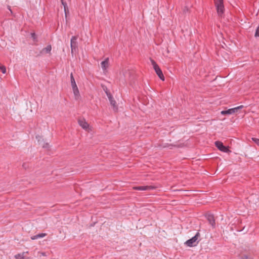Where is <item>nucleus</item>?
<instances>
[{"label":"nucleus","instance_id":"1","mask_svg":"<svg viewBox=\"0 0 259 259\" xmlns=\"http://www.w3.org/2000/svg\"><path fill=\"white\" fill-rule=\"evenodd\" d=\"M200 236V233L197 232L194 237L186 241L185 244L189 247L195 246L199 242L198 238Z\"/></svg>","mask_w":259,"mask_h":259},{"label":"nucleus","instance_id":"2","mask_svg":"<svg viewBox=\"0 0 259 259\" xmlns=\"http://www.w3.org/2000/svg\"><path fill=\"white\" fill-rule=\"evenodd\" d=\"M217 9L218 14L222 16L224 12V6L223 0H213Z\"/></svg>","mask_w":259,"mask_h":259},{"label":"nucleus","instance_id":"3","mask_svg":"<svg viewBox=\"0 0 259 259\" xmlns=\"http://www.w3.org/2000/svg\"><path fill=\"white\" fill-rule=\"evenodd\" d=\"M78 35H75L73 36L71 38L70 46L72 54H73L74 52L76 53L78 51Z\"/></svg>","mask_w":259,"mask_h":259},{"label":"nucleus","instance_id":"4","mask_svg":"<svg viewBox=\"0 0 259 259\" xmlns=\"http://www.w3.org/2000/svg\"><path fill=\"white\" fill-rule=\"evenodd\" d=\"M151 63L153 65V68L156 72V74L158 76V77L162 80H164V77L162 73V72L158 65L156 64V63L153 60H151Z\"/></svg>","mask_w":259,"mask_h":259},{"label":"nucleus","instance_id":"5","mask_svg":"<svg viewBox=\"0 0 259 259\" xmlns=\"http://www.w3.org/2000/svg\"><path fill=\"white\" fill-rule=\"evenodd\" d=\"M243 107V105H240L239 106H238V107H235L233 108H231V109H229L226 110L222 111L221 113V114L224 115L232 114L236 112H237L239 109H242Z\"/></svg>","mask_w":259,"mask_h":259},{"label":"nucleus","instance_id":"6","mask_svg":"<svg viewBox=\"0 0 259 259\" xmlns=\"http://www.w3.org/2000/svg\"><path fill=\"white\" fill-rule=\"evenodd\" d=\"M215 146L221 151L228 153L231 152L230 150L229 149V148L224 146L223 145V143L222 142L220 141H216L215 142Z\"/></svg>","mask_w":259,"mask_h":259},{"label":"nucleus","instance_id":"7","mask_svg":"<svg viewBox=\"0 0 259 259\" xmlns=\"http://www.w3.org/2000/svg\"><path fill=\"white\" fill-rule=\"evenodd\" d=\"M205 217L208 221L209 223L213 228L215 227V222L214 215L210 213H207L206 214Z\"/></svg>","mask_w":259,"mask_h":259},{"label":"nucleus","instance_id":"8","mask_svg":"<svg viewBox=\"0 0 259 259\" xmlns=\"http://www.w3.org/2000/svg\"><path fill=\"white\" fill-rule=\"evenodd\" d=\"M155 188L154 187L152 186H136L133 187V189L139 191H148L153 190Z\"/></svg>","mask_w":259,"mask_h":259},{"label":"nucleus","instance_id":"9","mask_svg":"<svg viewBox=\"0 0 259 259\" xmlns=\"http://www.w3.org/2000/svg\"><path fill=\"white\" fill-rule=\"evenodd\" d=\"M79 125L84 130H87L89 128V124L84 119H79L78 121Z\"/></svg>","mask_w":259,"mask_h":259},{"label":"nucleus","instance_id":"10","mask_svg":"<svg viewBox=\"0 0 259 259\" xmlns=\"http://www.w3.org/2000/svg\"><path fill=\"white\" fill-rule=\"evenodd\" d=\"M109 65V58H107L105 60L101 62V67L103 70H105Z\"/></svg>","mask_w":259,"mask_h":259},{"label":"nucleus","instance_id":"11","mask_svg":"<svg viewBox=\"0 0 259 259\" xmlns=\"http://www.w3.org/2000/svg\"><path fill=\"white\" fill-rule=\"evenodd\" d=\"M46 236H47L46 233H40L37 235L31 236V239L32 240H35V239H39L40 238H43V237H45Z\"/></svg>","mask_w":259,"mask_h":259},{"label":"nucleus","instance_id":"12","mask_svg":"<svg viewBox=\"0 0 259 259\" xmlns=\"http://www.w3.org/2000/svg\"><path fill=\"white\" fill-rule=\"evenodd\" d=\"M52 50V47L51 45H48L47 47L44 48L41 51V53H50Z\"/></svg>","mask_w":259,"mask_h":259},{"label":"nucleus","instance_id":"13","mask_svg":"<svg viewBox=\"0 0 259 259\" xmlns=\"http://www.w3.org/2000/svg\"><path fill=\"white\" fill-rule=\"evenodd\" d=\"M109 101H110V104L113 107H116V101L114 100L112 96H110V97H108Z\"/></svg>","mask_w":259,"mask_h":259},{"label":"nucleus","instance_id":"14","mask_svg":"<svg viewBox=\"0 0 259 259\" xmlns=\"http://www.w3.org/2000/svg\"><path fill=\"white\" fill-rule=\"evenodd\" d=\"M24 254L25 252L17 254L15 255V257L16 259H25Z\"/></svg>","mask_w":259,"mask_h":259},{"label":"nucleus","instance_id":"15","mask_svg":"<svg viewBox=\"0 0 259 259\" xmlns=\"http://www.w3.org/2000/svg\"><path fill=\"white\" fill-rule=\"evenodd\" d=\"M75 99L78 100L80 97L79 92L78 90L73 91Z\"/></svg>","mask_w":259,"mask_h":259},{"label":"nucleus","instance_id":"16","mask_svg":"<svg viewBox=\"0 0 259 259\" xmlns=\"http://www.w3.org/2000/svg\"><path fill=\"white\" fill-rule=\"evenodd\" d=\"M102 88H103V89L104 91L106 94V95L107 96V97H109V96L110 97V96H111V94L109 92L106 86H102Z\"/></svg>","mask_w":259,"mask_h":259},{"label":"nucleus","instance_id":"17","mask_svg":"<svg viewBox=\"0 0 259 259\" xmlns=\"http://www.w3.org/2000/svg\"><path fill=\"white\" fill-rule=\"evenodd\" d=\"M70 79H71V85L72 84L75 85L76 82H75V79H74V78L73 77V74L72 73L70 74Z\"/></svg>","mask_w":259,"mask_h":259},{"label":"nucleus","instance_id":"18","mask_svg":"<svg viewBox=\"0 0 259 259\" xmlns=\"http://www.w3.org/2000/svg\"><path fill=\"white\" fill-rule=\"evenodd\" d=\"M0 70L3 73L5 74L6 73V68L4 65H0Z\"/></svg>","mask_w":259,"mask_h":259},{"label":"nucleus","instance_id":"19","mask_svg":"<svg viewBox=\"0 0 259 259\" xmlns=\"http://www.w3.org/2000/svg\"><path fill=\"white\" fill-rule=\"evenodd\" d=\"M62 5L64 7V9L66 10V9H67V3L65 2V0H61Z\"/></svg>","mask_w":259,"mask_h":259},{"label":"nucleus","instance_id":"20","mask_svg":"<svg viewBox=\"0 0 259 259\" xmlns=\"http://www.w3.org/2000/svg\"><path fill=\"white\" fill-rule=\"evenodd\" d=\"M252 140L258 146H259V139L252 138Z\"/></svg>","mask_w":259,"mask_h":259},{"label":"nucleus","instance_id":"21","mask_svg":"<svg viewBox=\"0 0 259 259\" xmlns=\"http://www.w3.org/2000/svg\"><path fill=\"white\" fill-rule=\"evenodd\" d=\"M241 259H250V256L248 255H243L241 256Z\"/></svg>","mask_w":259,"mask_h":259},{"label":"nucleus","instance_id":"22","mask_svg":"<svg viewBox=\"0 0 259 259\" xmlns=\"http://www.w3.org/2000/svg\"><path fill=\"white\" fill-rule=\"evenodd\" d=\"M255 36L256 37H259V26L256 28L255 33Z\"/></svg>","mask_w":259,"mask_h":259},{"label":"nucleus","instance_id":"23","mask_svg":"<svg viewBox=\"0 0 259 259\" xmlns=\"http://www.w3.org/2000/svg\"><path fill=\"white\" fill-rule=\"evenodd\" d=\"M71 86L72 88L73 91L78 90L76 83L75 84V85L72 84Z\"/></svg>","mask_w":259,"mask_h":259},{"label":"nucleus","instance_id":"24","mask_svg":"<svg viewBox=\"0 0 259 259\" xmlns=\"http://www.w3.org/2000/svg\"><path fill=\"white\" fill-rule=\"evenodd\" d=\"M42 147L45 148H48L49 147V144L46 143L42 145Z\"/></svg>","mask_w":259,"mask_h":259},{"label":"nucleus","instance_id":"25","mask_svg":"<svg viewBox=\"0 0 259 259\" xmlns=\"http://www.w3.org/2000/svg\"><path fill=\"white\" fill-rule=\"evenodd\" d=\"M64 12H65V16L67 17V15L68 14H69V10H68V8H67V9H66V10H64Z\"/></svg>","mask_w":259,"mask_h":259},{"label":"nucleus","instance_id":"26","mask_svg":"<svg viewBox=\"0 0 259 259\" xmlns=\"http://www.w3.org/2000/svg\"><path fill=\"white\" fill-rule=\"evenodd\" d=\"M31 36H32V37L34 39H35V38H36V37H35V33H31Z\"/></svg>","mask_w":259,"mask_h":259},{"label":"nucleus","instance_id":"27","mask_svg":"<svg viewBox=\"0 0 259 259\" xmlns=\"http://www.w3.org/2000/svg\"><path fill=\"white\" fill-rule=\"evenodd\" d=\"M41 255H42V256H46V253H45V252H41Z\"/></svg>","mask_w":259,"mask_h":259},{"label":"nucleus","instance_id":"28","mask_svg":"<svg viewBox=\"0 0 259 259\" xmlns=\"http://www.w3.org/2000/svg\"><path fill=\"white\" fill-rule=\"evenodd\" d=\"M9 9L10 11H11V12L12 13L11 9H10V8H9Z\"/></svg>","mask_w":259,"mask_h":259},{"label":"nucleus","instance_id":"29","mask_svg":"<svg viewBox=\"0 0 259 259\" xmlns=\"http://www.w3.org/2000/svg\"><path fill=\"white\" fill-rule=\"evenodd\" d=\"M23 166L25 168L26 167H25L24 165H23Z\"/></svg>","mask_w":259,"mask_h":259}]
</instances>
